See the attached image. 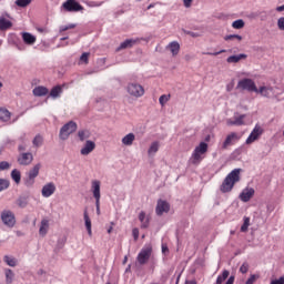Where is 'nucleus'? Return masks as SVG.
I'll return each instance as SVG.
<instances>
[{"instance_id": "obj_1", "label": "nucleus", "mask_w": 284, "mask_h": 284, "mask_svg": "<svg viewBox=\"0 0 284 284\" xmlns=\"http://www.w3.org/2000/svg\"><path fill=\"white\" fill-rule=\"evenodd\" d=\"M239 181H241V169H234L224 179L220 186L221 192H223V194L232 192V190H234V184L239 183Z\"/></svg>"}, {"instance_id": "obj_2", "label": "nucleus", "mask_w": 284, "mask_h": 284, "mask_svg": "<svg viewBox=\"0 0 284 284\" xmlns=\"http://www.w3.org/2000/svg\"><path fill=\"white\" fill-rule=\"evenodd\" d=\"M207 143L201 142L195 149L193 150L191 158L189 159V163L191 165H201L203 159H205V154H207Z\"/></svg>"}, {"instance_id": "obj_3", "label": "nucleus", "mask_w": 284, "mask_h": 284, "mask_svg": "<svg viewBox=\"0 0 284 284\" xmlns=\"http://www.w3.org/2000/svg\"><path fill=\"white\" fill-rule=\"evenodd\" d=\"M91 192L93 194V199L95 200V210L98 216L101 215V181L93 180L91 182Z\"/></svg>"}, {"instance_id": "obj_4", "label": "nucleus", "mask_w": 284, "mask_h": 284, "mask_svg": "<svg viewBox=\"0 0 284 284\" xmlns=\"http://www.w3.org/2000/svg\"><path fill=\"white\" fill-rule=\"evenodd\" d=\"M1 222L6 227H9V230H12L14 225H17V216L14 215V212L11 210H3L0 213Z\"/></svg>"}, {"instance_id": "obj_5", "label": "nucleus", "mask_w": 284, "mask_h": 284, "mask_svg": "<svg viewBox=\"0 0 284 284\" xmlns=\"http://www.w3.org/2000/svg\"><path fill=\"white\" fill-rule=\"evenodd\" d=\"M78 129L77 122L69 121L65 123L61 129L59 133V138L61 141H68L70 139V134H74V131Z\"/></svg>"}, {"instance_id": "obj_6", "label": "nucleus", "mask_w": 284, "mask_h": 284, "mask_svg": "<svg viewBox=\"0 0 284 284\" xmlns=\"http://www.w3.org/2000/svg\"><path fill=\"white\" fill-rule=\"evenodd\" d=\"M41 171V163H37L29 170L27 173V178L24 180L26 187H32L34 185L37 176H39V172Z\"/></svg>"}, {"instance_id": "obj_7", "label": "nucleus", "mask_w": 284, "mask_h": 284, "mask_svg": "<svg viewBox=\"0 0 284 284\" xmlns=\"http://www.w3.org/2000/svg\"><path fill=\"white\" fill-rule=\"evenodd\" d=\"M126 92L130 94V97H133L134 99H139L145 94V89L143 85L136 83V82H130L126 85Z\"/></svg>"}, {"instance_id": "obj_8", "label": "nucleus", "mask_w": 284, "mask_h": 284, "mask_svg": "<svg viewBox=\"0 0 284 284\" xmlns=\"http://www.w3.org/2000/svg\"><path fill=\"white\" fill-rule=\"evenodd\" d=\"M236 90H246V92H258L256 83L250 78H244L237 82Z\"/></svg>"}, {"instance_id": "obj_9", "label": "nucleus", "mask_w": 284, "mask_h": 284, "mask_svg": "<svg viewBox=\"0 0 284 284\" xmlns=\"http://www.w3.org/2000/svg\"><path fill=\"white\" fill-rule=\"evenodd\" d=\"M150 256H152V245H145L136 256V261L139 265H145L150 261Z\"/></svg>"}, {"instance_id": "obj_10", "label": "nucleus", "mask_w": 284, "mask_h": 284, "mask_svg": "<svg viewBox=\"0 0 284 284\" xmlns=\"http://www.w3.org/2000/svg\"><path fill=\"white\" fill-rule=\"evenodd\" d=\"M241 141V134L236 132H231L226 135L225 140L221 144V150H227V148L239 143Z\"/></svg>"}, {"instance_id": "obj_11", "label": "nucleus", "mask_w": 284, "mask_h": 284, "mask_svg": "<svg viewBox=\"0 0 284 284\" xmlns=\"http://www.w3.org/2000/svg\"><path fill=\"white\" fill-rule=\"evenodd\" d=\"M62 8L65 12H81L83 10V6L77 2V0H67L62 3Z\"/></svg>"}, {"instance_id": "obj_12", "label": "nucleus", "mask_w": 284, "mask_h": 284, "mask_svg": "<svg viewBox=\"0 0 284 284\" xmlns=\"http://www.w3.org/2000/svg\"><path fill=\"white\" fill-rule=\"evenodd\" d=\"M255 94H261L264 99H276L274 89L270 85H262L255 91Z\"/></svg>"}, {"instance_id": "obj_13", "label": "nucleus", "mask_w": 284, "mask_h": 284, "mask_svg": "<svg viewBox=\"0 0 284 284\" xmlns=\"http://www.w3.org/2000/svg\"><path fill=\"white\" fill-rule=\"evenodd\" d=\"M17 161L19 165H32V161H34V155L30 152H22L18 155Z\"/></svg>"}, {"instance_id": "obj_14", "label": "nucleus", "mask_w": 284, "mask_h": 284, "mask_svg": "<svg viewBox=\"0 0 284 284\" xmlns=\"http://www.w3.org/2000/svg\"><path fill=\"white\" fill-rule=\"evenodd\" d=\"M261 134H263V128L256 124L245 141L246 145H251V143H254V141L258 140V136H261Z\"/></svg>"}, {"instance_id": "obj_15", "label": "nucleus", "mask_w": 284, "mask_h": 284, "mask_svg": "<svg viewBox=\"0 0 284 284\" xmlns=\"http://www.w3.org/2000/svg\"><path fill=\"white\" fill-rule=\"evenodd\" d=\"M168 212H170V203L164 200H159L155 207V214L158 216H163V214H168Z\"/></svg>"}, {"instance_id": "obj_16", "label": "nucleus", "mask_w": 284, "mask_h": 284, "mask_svg": "<svg viewBox=\"0 0 284 284\" xmlns=\"http://www.w3.org/2000/svg\"><path fill=\"white\" fill-rule=\"evenodd\" d=\"M255 190L254 187H245L243 189V191L240 193L239 199L240 201H242L243 203H248V201L252 200V197L255 194Z\"/></svg>"}, {"instance_id": "obj_17", "label": "nucleus", "mask_w": 284, "mask_h": 284, "mask_svg": "<svg viewBox=\"0 0 284 284\" xmlns=\"http://www.w3.org/2000/svg\"><path fill=\"white\" fill-rule=\"evenodd\" d=\"M97 149V143L92 140H87L82 149L80 150V154L82 156H88V154H92Z\"/></svg>"}, {"instance_id": "obj_18", "label": "nucleus", "mask_w": 284, "mask_h": 284, "mask_svg": "<svg viewBox=\"0 0 284 284\" xmlns=\"http://www.w3.org/2000/svg\"><path fill=\"white\" fill-rule=\"evenodd\" d=\"M54 192H57V185L53 182H49L42 186L41 194L44 199H50Z\"/></svg>"}, {"instance_id": "obj_19", "label": "nucleus", "mask_w": 284, "mask_h": 284, "mask_svg": "<svg viewBox=\"0 0 284 284\" xmlns=\"http://www.w3.org/2000/svg\"><path fill=\"white\" fill-rule=\"evenodd\" d=\"M138 219L141 223L140 227L141 230H148L150 227V215L145 213V211H141L138 215Z\"/></svg>"}, {"instance_id": "obj_20", "label": "nucleus", "mask_w": 284, "mask_h": 284, "mask_svg": "<svg viewBox=\"0 0 284 284\" xmlns=\"http://www.w3.org/2000/svg\"><path fill=\"white\" fill-rule=\"evenodd\" d=\"M165 49L171 52L172 57H179V52H181V44L179 41H172L165 47Z\"/></svg>"}, {"instance_id": "obj_21", "label": "nucleus", "mask_w": 284, "mask_h": 284, "mask_svg": "<svg viewBox=\"0 0 284 284\" xmlns=\"http://www.w3.org/2000/svg\"><path fill=\"white\" fill-rule=\"evenodd\" d=\"M22 41L26 45H34L37 43V37L30 32H22Z\"/></svg>"}, {"instance_id": "obj_22", "label": "nucleus", "mask_w": 284, "mask_h": 284, "mask_svg": "<svg viewBox=\"0 0 284 284\" xmlns=\"http://www.w3.org/2000/svg\"><path fill=\"white\" fill-rule=\"evenodd\" d=\"M245 114L234 116V120L229 119L226 120V125H245Z\"/></svg>"}, {"instance_id": "obj_23", "label": "nucleus", "mask_w": 284, "mask_h": 284, "mask_svg": "<svg viewBox=\"0 0 284 284\" xmlns=\"http://www.w3.org/2000/svg\"><path fill=\"white\" fill-rule=\"evenodd\" d=\"M139 43V39H126L122 43H120V47L118 50H125L128 48H133V45H136Z\"/></svg>"}, {"instance_id": "obj_24", "label": "nucleus", "mask_w": 284, "mask_h": 284, "mask_svg": "<svg viewBox=\"0 0 284 284\" xmlns=\"http://www.w3.org/2000/svg\"><path fill=\"white\" fill-rule=\"evenodd\" d=\"M49 230H50V221H48L47 219H43L40 223V229H39L40 236H45Z\"/></svg>"}, {"instance_id": "obj_25", "label": "nucleus", "mask_w": 284, "mask_h": 284, "mask_svg": "<svg viewBox=\"0 0 284 284\" xmlns=\"http://www.w3.org/2000/svg\"><path fill=\"white\" fill-rule=\"evenodd\" d=\"M11 116H12V113L8 109L0 108V121H2V123H8Z\"/></svg>"}, {"instance_id": "obj_26", "label": "nucleus", "mask_w": 284, "mask_h": 284, "mask_svg": "<svg viewBox=\"0 0 284 284\" xmlns=\"http://www.w3.org/2000/svg\"><path fill=\"white\" fill-rule=\"evenodd\" d=\"M135 139H136V135H134V133H129L122 138V145H126V146L133 145Z\"/></svg>"}, {"instance_id": "obj_27", "label": "nucleus", "mask_w": 284, "mask_h": 284, "mask_svg": "<svg viewBox=\"0 0 284 284\" xmlns=\"http://www.w3.org/2000/svg\"><path fill=\"white\" fill-rule=\"evenodd\" d=\"M3 261L7 265H9V267H17V265H19V260L12 255H4Z\"/></svg>"}, {"instance_id": "obj_28", "label": "nucleus", "mask_w": 284, "mask_h": 284, "mask_svg": "<svg viewBox=\"0 0 284 284\" xmlns=\"http://www.w3.org/2000/svg\"><path fill=\"white\" fill-rule=\"evenodd\" d=\"M160 148H161V143H159V141L152 142L151 145L149 146L148 155L154 156V154H156V152H159Z\"/></svg>"}, {"instance_id": "obj_29", "label": "nucleus", "mask_w": 284, "mask_h": 284, "mask_svg": "<svg viewBox=\"0 0 284 284\" xmlns=\"http://www.w3.org/2000/svg\"><path fill=\"white\" fill-rule=\"evenodd\" d=\"M242 59H247V54L240 53L237 55H230L226 61L227 63H239Z\"/></svg>"}, {"instance_id": "obj_30", "label": "nucleus", "mask_w": 284, "mask_h": 284, "mask_svg": "<svg viewBox=\"0 0 284 284\" xmlns=\"http://www.w3.org/2000/svg\"><path fill=\"white\" fill-rule=\"evenodd\" d=\"M32 92L34 97H45L48 94V88L36 87Z\"/></svg>"}, {"instance_id": "obj_31", "label": "nucleus", "mask_w": 284, "mask_h": 284, "mask_svg": "<svg viewBox=\"0 0 284 284\" xmlns=\"http://www.w3.org/2000/svg\"><path fill=\"white\" fill-rule=\"evenodd\" d=\"M84 223L85 227L88 230V234L92 236V221L90 220V216L88 215V211H84Z\"/></svg>"}, {"instance_id": "obj_32", "label": "nucleus", "mask_w": 284, "mask_h": 284, "mask_svg": "<svg viewBox=\"0 0 284 284\" xmlns=\"http://www.w3.org/2000/svg\"><path fill=\"white\" fill-rule=\"evenodd\" d=\"M12 28V22L3 17L0 18V30Z\"/></svg>"}, {"instance_id": "obj_33", "label": "nucleus", "mask_w": 284, "mask_h": 284, "mask_svg": "<svg viewBox=\"0 0 284 284\" xmlns=\"http://www.w3.org/2000/svg\"><path fill=\"white\" fill-rule=\"evenodd\" d=\"M229 276H230V271L224 270L222 274L217 276L215 284H223Z\"/></svg>"}, {"instance_id": "obj_34", "label": "nucleus", "mask_w": 284, "mask_h": 284, "mask_svg": "<svg viewBox=\"0 0 284 284\" xmlns=\"http://www.w3.org/2000/svg\"><path fill=\"white\" fill-rule=\"evenodd\" d=\"M6 274V283L7 284H12V281H14V272H12V270L7 268L4 271Z\"/></svg>"}, {"instance_id": "obj_35", "label": "nucleus", "mask_w": 284, "mask_h": 284, "mask_svg": "<svg viewBox=\"0 0 284 284\" xmlns=\"http://www.w3.org/2000/svg\"><path fill=\"white\" fill-rule=\"evenodd\" d=\"M61 92H63V89L60 85H57L50 91V97H52V99H58V97L61 95Z\"/></svg>"}, {"instance_id": "obj_36", "label": "nucleus", "mask_w": 284, "mask_h": 284, "mask_svg": "<svg viewBox=\"0 0 284 284\" xmlns=\"http://www.w3.org/2000/svg\"><path fill=\"white\" fill-rule=\"evenodd\" d=\"M232 28H234V30H243V28H245V21H243V19L235 20L232 23Z\"/></svg>"}, {"instance_id": "obj_37", "label": "nucleus", "mask_w": 284, "mask_h": 284, "mask_svg": "<svg viewBox=\"0 0 284 284\" xmlns=\"http://www.w3.org/2000/svg\"><path fill=\"white\" fill-rule=\"evenodd\" d=\"M34 148H41L43 145V135L37 134L32 141Z\"/></svg>"}, {"instance_id": "obj_38", "label": "nucleus", "mask_w": 284, "mask_h": 284, "mask_svg": "<svg viewBox=\"0 0 284 284\" xmlns=\"http://www.w3.org/2000/svg\"><path fill=\"white\" fill-rule=\"evenodd\" d=\"M11 179H13L14 183H21V171L17 169L12 170Z\"/></svg>"}, {"instance_id": "obj_39", "label": "nucleus", "mask_w": 284, "mask_h": 284, "mask_svg": "<svg viewBox=\"0 0 284 284\" xmlns=\"http://www.w3.org/2000/svg\"><path fill=\"white\" fill-rule=\"evenodd\" d=\"M78 138L80 141H87V139H90V132L88 130H80L78 132Z\"/></svg>"}, {"instance_id": "obj_40", "label": "nucleus", "mask_w": 284, "mask_h": 284, "mask_svg": "<svg viewBox=\"0 0 284 284\" xmlns=\"http://www.w3.org/2000/svg\"><path fill=\"white\" fill-rule=\"evenodd\" d=\"M171 99V95L170 94H162L160 98H159V103L162 108H165V104L168 103V101H170Z\"/></svg>"}, {"instance_id": "obj_41", "label": "nucleus", "mask_w": 284, "mask_h": 284, "mask_svg": "<svg viewBox=\"0 0 284 284\" xmlns=\"http://www.w3.org/2000/svg\"><path fill=\"white\" fill-rule=\"evenodd\" d=\"M10 187V181L6 179H0V192H3V190H8Z\"/></svg>"}, {"instance_id": "obj_42", "label": "nucleus", "mask_w": 284, "mask_h": 284, "mask_svg": "<svg viewBox=\"0 0 284 284\" xmlns=\"http://www.w3.org/2000/svg\"><path fill=\"white\" fill-rule=\"evenodd\" d=\"M32 3V0H17L16 6L19 8H26L27 6H30Z\"/></svg>"}, {"instance_id": "obj_43", "label": "nucleus", "mask_w": 284, "mask_h": 284, "mask_svg": "<svg viewBox=\"0 0 284 284\" xmlns=\"http://www.w3.org/2000/svg\"><path fill=\"white\" fill-rule=\"evenodd\" d=\"M250 229V217L245 216L243 225L241 226V232H247Z\"/></svg>"}, {"instance_id": "obj_44", "label": "nucleus", "mask_w": 284, "mask_h": 284, "mask_svg": "<svg viewBox=\"0 0 284 284\" xmlns=\"http://www.w3.org/2000/svg\"><path fill=\"white\" fill-rule=\"evenodd\" d=\"M232 39H236L237 41H243V37L240 34H230L224 37V41H232Z\"/></svg>"}, {"instance_id": "obj_45", "label": "nucleus", "mask_w": 284, "mask_h": 284, "mask_svg": "<svg viewBox=\"0 0 284 284\" xmlns=\"http://www.w3.org/2000/svg\"><path fill=\"white\" fill-rule=\"evenodd\" d=\"M248 271H250V264H247V262H244L240 267V272L241 274H247Z\"/></svg>"}, {"instance_id": "obj_46", "label": "nucleus", "mask_w": 284, "mask_h": 284, "mask_svg": "<svg viewBox=\"0 0 284 284\" xmlns=\"http://www.w3.org/2000/svg\"><path fill=\"white\" fill-rule=\"evenodd\" d=\"M74 28H77V24H74V23L62 26V27H60V32H65L68 30H72Z\"/></svg>"}, {"instance_id": "obj_47", "label": "nucleus", "mask_w": 284, "mask_h": 284, "mask_svg": "<svg viewBox=\"0 0 284 284\" xmlns=\"http://www.w3.org/2000/svg\"><path fill=\"white\" fill-rule=\"evenodd\" d=\"M277 28L284 32V17L277 19Z\"/></svg>"}, {"instance_id": "obj_48", "label": "nucleus", "mask_w": 284, "mask_h": 284, "mask_svg": "<svg viewBox=\"0 0 284 284\" xmlns=\"http://www.w3.org/2000/svg\"><path fill=\"white\" fill-rule=\"evenodd\" d=\"M0 170H1V171H3V170H10V163L7 162V161L0 162Z\"/></svg>"}, {"instance_id": "obj_49", "label": "nucleus", "mask_w": 284, "mask_h": 284, "mask_svg": "<svg viewBox=\"0 0 284 284\" xmlns=\"http://www.w3.org/2000/svg\"><path fill=\"white\" fill-rule=\"evenodd\" d=\"M89 59H90V53L89 52H84L80 57V61H83V63H88Z\"/></svg>"}, {"instance_id": "obj_50", "label": "nucleus", "mask_w": 284, "mask_h": 284, "mask_svg": "<svg viewBox=\"0 0 284 284\" xmlns=\"http://www.w3.org/2000/svg\"><path fill=\"white\" fill-rule=\"evenodd\" d=\"M223 52H225V50H221L217 52H204V54H207L209 57H219V54H223Z\"/></svg>"}, {"instance_id": "obj_51", "label": "nucleus", "mask_w": 284, "mask_h": 284, "mask_svg": "<svg viewBox=\"0 0 284 284\" xmlns=\"http://www.w3.org/2000/svg\"><path fill=\"white\" fill-rule=\"evenodd\" d=\"M271 284H284V275L277 280L271 281Z\"/></svg>"}, {"instance_id": "obj_52", "label": "nucleus", "mask_w": 284, "mask_h": 284, "mask_svg": "<svg viewBox=\"0 0 284 284\" xmlns=\"http://www.w3.org/2000/svg\"><path fill=\"white\" fill-rule=\"evenodd\" d=\"M132 236H133L134 241H139V229L132 230Z\"/></svg>"}, {"instance_id": "obj_53", "label": "nucleus", "mask_w": 284, "mask_h": 284, "mask_svg": "<svg viewBox=\"0 0 284 284\" xmlns=\"http://www.w3.org/2000/svg\"><path fill=\"white\" fill-rule=\"evenodd\" d=\"M256 283V275H251L245 284H254Z\"/></svg>"}, {"instance_id": "obj_54", "label": "nucleus", "mask_w": 284, "mask_h": 284, "mask_svg": "<svg viewBox=\"0 0 284 284\" xmlns=\"http://www.w3.org/2000/svg\"><path fill=\"white\" fill-rule=\"evenodd\" d=\"M185 34H189L190 37H193V39H196V37H199V33L192 32V31H185Z\"/></svg>"}, {"instance_id": "obj_55", "label": "nucleus", "mask_w": 284, "mask_h": 284, "mask_svg": "<svg viewBox=\"0 0 284 284\" xmlns=\"http://www.w3.org/2000/svg\"><path fill=\"white\" fill-rule=\"evenodd\" d=\"M18 205H19V207H26V205H28V203L23 200H19Z\"/></svg>"}, {"instance_id": "obj_56", "label": "nucleus", "mask_w": 284, "mask_h": 284, "mask_svg": "<svg viewBox=\"0 0 284 284\" xmlns=\"http://www.w3.org/2000/svg\"><path fill=\"white\" fill-rule=\"evenodd\" d=\"M192 1L193 0H183L185 8H190V6H192Z\"/></svg>"}, {"instance_id": "obj_57", "label": "nucleus", "mask_w": 284, "mask_h": 284, "mask_svg": "<svg viewBox=\"0 0 284 284\" xmlns=\"http://www.w3.org/2000/svg\"><path fill=\"white\" fill-rule=\"evenodd\" d=\"M233 89H234V84H227L226 85V91L227 92H232Z\"/></svg>"}, {"instance_id": "obj_58", "label": "nucleus", "mask_w": 284, "mask_h": 284, "mask_svg": "<svg viewBox=\"0 0 284 284\" xmlns=\"http://www.w3.org/2000/svg\"><path fill=\"white\" fill-rule=\"evenodd\" d=\"M284 11V4L276 7V12H283Z\"/></svg>"}, {"instance_id": "obj_59", "label": "nucleus", "mask_w": 284, "mask_h": 284, "mask_svg": "<svg viewBox=\"0 0 284 284\" xmlns=\"http://www.w3.org/2000/svg\"><path fill=\"white\" fill-rule=\"evenodd\" d=\"M114 222H111V226L108 229V234H112Z\"/></svg>"}, {"instance_id": "obj_60", "label": "nucleus", "mask_w": 284, "mask_h": 284, "mask_svg": "<svg viewBox=\"0 0 284 284\" xmlns=\"http://www.w3.org/2000/svg\"><path fill=\"white\" fill-rule=\"evenodd\" d=\"M18 150H19V152H26V146L19 145V146H18Z\"/></svg>"}, {"instance_id": "obj_61", "label": "nucleus", "mask_w": 284, "mask_h": 284, "mask_svg": "<svg viewBox=\"0 0 284 284\" xmlns=\"http://www.w3.org/2000/svg\"><path fill=\"white\" fill-rule=\"evenodd\" d=\"M184 284H196V282L194 280H186Z\"/></svg>"}, {"instance_id": "obj_62", "label": "nucleus", "mask_w": 284, "mask_h": 284, "mask_svg": "<svg viewBox=\"0 0 284 284\" xmlns=\"http://www.w3.org/2000/svg\"><path fill=\"white\" fill-rule=\"evenodd\" d=\"M16 235H17V236H23V232H21V231H16Z\"/></svg>"}, {"instance_id": "obj_63", "label": "nucleus", "mask_w": 284, "mask_h": 284, "mask_svg": "<svg viewBox=\"0 0 284 284\" xmlns=\"http://www.w3.org/2000/svg\"><path fill=\"white\" fill-rule=\"evenodd\" d=\"M151 8H154V4H149L148 10H151Z\"/></svg>"}, {"instance_id": "obj_64", "label": "nucleus", "mask_w": 284, "mask_h": 284, "mask_svg": "<svg viewBox=\"0 0 284 284\" xmlns=\"http://www.w3.org/2000/svg\"><path fill=\"white\" fill-rule=\"evenodd\" d=\"M168 250L166 246H162V252L165 253V251Z\"/></svg>"}]
</instances>
